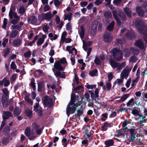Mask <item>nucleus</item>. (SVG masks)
I'll list each match as a JSON object with an SVG mask.
<instances>
[{
    "instance_id": "20e7f679",
    "label": "nucleus",
    "mask_w": 147,
    "mask_h": 147,
    "mask_svg": "<svg viewBox=\"0 0 147 147\" xmlns=\"http://www.w3.org/2000/svg\"><path fill=\"white\" fill-rule=\"evenodd\" d=\"M53 99L51 97L49 98L48 95L45 96L43 101L44 105L50 108L53 105Z\"/></svg>"
},
{
    "instance_id": "ddd939ff",
    "label": "nucleus",
    "mask_w": 147,
    "mask_h": 147,
    "mask_svg": "<svg viewBox=\"0 0 147 147\" xmlns=\"http://www.w3.org/2000/svg\"><path fill=\"white\" fill-rule=\"evenodd\" d=\"M22 42L19 38H17L14 40L13 42V45L15 47H19L22 44Z\"/></svg>"
},
{
    "instance_id": "bf43d9fd",
    "label": "nucleus",
    "mask_w": 147,
    "mask_h": 147,
    "mask_svg": "<svg viewBox=\"0 0 147 147\" xmlns=\"http://www.w3.org/2000/svg\"><path fill=\"white\" fill-rule=\"evenodd\" d=\"M13 10L11 8L9 14V16L10 19H11L13 18Z\"/></svg>"
},
{
    "instance_id": "f704fd0d",
    "label": "nucleus",
    "mask_w": 147,
    "mask_h": 147,
    "mask_svg": "<svg viewBox=\"0 0 147 147\" xmlns=\"http://www.w3.org/2000/svg\"><path fill=\"white\" fill-rule=\"evenodd\" d=\"M3 56L4 57H5L9 54L10 52L9 49L8 48H7L3 49Z\"/></svg>"
},
{
    "instance_id": "a878e982",
    "label": "nucleus",
    "mask_w": 147,
    "mask_h": 147,
    "mask_svg": "<svg viewBox=\"0 0 147 147\" xmlns=\"http://www.w3.org/2000/svg\"><path fill=\"white\" fill-rule=\"evenodd\" d=\"M45 20H49L51 19L53 16V15L51 14V12H49L45 14L44 13Z\"/></svg>"
},
{
    "instance_id": "0e129e2a",
    "label": "nucleus",
    "mask_w": 147,
    "mask_h": 147,
    "mask_svg": "<svg viewBox=\"0 0 147 147\" xmlns=\"http://www.w3.org/2000/svg\"><path fill=\"white\" fill-rule=\"evenodd\" d=\"M43 30L45 32H48L49 28L47 25H44L42 27Z\"/></svg>"
},
{
    "instance_id": "c9c22d12",
    "label": "nucleus",
    "mask_w": 147,
    "mask_h": 147,
    "mask_svg": "<svg viewBox=\"0 0 147 147\" xmlns=\"http://www.w3.org/2000/svg\"><path fill=\"white\" fill-rule=\"evenodd\" d=\"M35 80L34 78H32L30 81V83L29 85L32 87L34 90L36 89V85L35 84Z\"/></svg>"
},
{
    "instance_id": "e2e57ef3",
    "label": "nucleus",
    "mask_w": 147,
    "mask_h": 147,
    "mask_svg": "<svg viewBox=\"0 0 147 147\" xmlns=\"http://www.w3.org/2000/svg\"><path fill=\"white\" fill-rule=\"evenodd\" d=\"M59 61L60 63L62 64H64L67 63L66 58L65 57L61 58Z\"/></svg>"
},
{
    "instance_id": "6e6552de",
    "label": "nucleus",
    "mask_w": 147,
    "mask_h": 147,
    "mask_svg": "<svg viewBox=\"0 0 147 147\" xmlns=\"http://www.w3.org/2000/svg\"><path fill=\"white\" fill-rule=\"evenodd\" d=\"M4 115L3 116V119L4 120L8 119L10 117H12L13 116L12 114L9 111H2Z\"/></svg>"
},
{
    "instance_id": "5fc2aeb1",
    "label": "nucleus",
    "mask_w": 147,
    "mask_h": 147,
    "mask_svg": "<svg viewBox=\"0 0 147 147\" xmlns=\"http://www.w3.org/2000/svg\"><path fill=\"white\" fill-rule=\"evenodd\" d=\"M10 67L13 70H15L16 69L17 67L15 64V62L14 61H12L11 62L10 65Z\"/></svg>"
},
{
    "instance_id": "6ab92c4d",
    "label": "nucleus",
    "mask_w": 147,
    "mask_h": 147,
    "mask_svg": "<svg viewBox=\"0 0 147 147\" xmlns=\"http://www.w3.org/2000/svg\"><path fill=\"white\" fill-rule=\"evenodd\" d=\"M114 142L113 139H110L106 141L104 144L105 145V147H110L113 145Z\"/></svg>"
},
{
    "instance_id": "c85d7f7f",
    "label": "nucleus",
    "mask_w": 147,
    "mask_h": 147,
    "mask_svg": "<svg viewBox=\"0 0 147 147\" xmlns=\"http://www.w3.org/2000/svg\"><path fill=\"white\" fill-rule=\"evenodd\" d=\"M25 113L26 115L29 118H31L32 117V111L29 109H28L26 110L25 111Z\"/></svg>"
},
{
    "instance_id": "79ce46f5",
    "label": "nucleus",
    "mask_w": 147,
    "mask_h": 147,
    "mask_svg": "<svg viewBox=\"0 0 147 147\" xmlns=\"http://www.w3.org/2000/svg\"><path fill=\"white\" fill-rule=\"evenodd\" d=\"M2 91L3 93L5 96H8L9 94V92L8 89L6 88H4L2 89Z\"/></svg>"
},
{
    "instance_id": "cd10ccee",
    "label": "nucleus",
    "mask_w": 147,
    "mask_h": 147,
    "mask_svg": "<svg viewBox=\"0 0 147 147\" xmlns=\"http://www.w3.org/2000/svg\"><path fill=\"white\" fill-rule=\"evenodd\" d=\"M124 56L125 57H129L131 53V51L129 49H125L123 50Z\"/></svg>"
},
{
    "instance_id": "a211bd4d",
    "label": "nucleus",
    "mask_w": 147,
    "mask_h": 147,
    "mask_svg": "<svg viewBox=\"0 0 147 147\" xmlns=\"http://www.w3.org/2000/svg\"><path fill=\"white\" fill-rule=\"evenodd\" d=\"M28 21H30V24H35L37 21V18L36 16H32L28 18Z\"/></svg>"
},
{
    "instance_id": "f257e3e1",
    "label": "nucleus",
    "mask_w": 147,
    "mask_h": 147,
    "mask_svg": "<svg viewBox=\"0 0 147 147\" xmlns=\"http://www.w3.org/2000/svg\"><path fill=\"white\" fill-rule=\"evenodd\" d=\"M113 58L117 61H120L123 58L122 51L117 47L113 48L110 51Z\"/></svg>"
},
{
    "instance_id": "b1692460",
    "label": "nucleus",
    "mask_w": 147,
    "mask_h": 147,
    "mask_svg": "<svg viewBox=\"0 0 147 147\" xmlns=\"http://www.w3.org/2000/svg\"><path fill=\"white\" fill-rule=\"evenodd\" d=\"M21 111L19 107H16L14 110L13 114L16 116H19L21 113Z\"/></svg>"
},
{
    "instance_id": "f3484780",
    "label": "nucleus",
    "mask_w": 147,
    "mask_h": 147,
    "mask_svg": "<svg viewBox=\"0 0 147 147\" xmlns=\"http://www.w3.org/2000/svg\"><path fill=\"white\" fill-rule=\"evenodd\" d=\"M24 92H26L25 96L24 97V100L25 101H26L27 103H30L31 105H32L33 102L29 97L30 95V94H27V92L26 91H25Z\"/></svg>"
},
{
    "instance_id": "09e8293b",
    "label": "nucleus",
    "mask_w": 147,
    "mask_h": 147,
    "mask_svg": "<svg viewBox=\"0 0 147 147\" xmlns=\"http://www.w3.org/2000/svg\"><path fill=\"white\" fill-rule=\"evenodd\" d=\"M124 129H121L120 130H118L116 132H117L118 135H117V136L118 137L119 136H123L124 135L123 134L124 132Z\"/></svg>"
},
{
    "instance_id": "49530a36",
    "label": "nucleus",
    "mask_w": 147,
    "mask_h": 147,
    "mask_svg": "<svg viewBox=\"0 0 147 147\" xmlns=\"http://www.w3.org/2000/svg\"><path fill=\"white\" fill-rule=\"evenodd\" d=\"M94 62L95 64L97 65H100L101 64V61L97 57H96L94 60Z\"/></svg>"
},
{
    "instance_id": "f03ea898",
    "label": "nucleus",
    "mask_w": 147,
    "mask_h": 147,
    "mask_svg": "<svg viewBox=\"0 0 147 147\" xmlns=\"http://www.w3.org/2000/svg\"><path fill=\"white\" fill-rule=\"evenodd\" d=\"M54 67L56 69L58 70L55 73V75L57 77H60L61 78H66L65 74H62L61 71H63L65 69V68L62 66L59 61H57L55 63Z\"/></svg>"
},
{
    "instance_id": "72a5a7b5",
    "label": "nucleus",
    "mask_w": 147,
    "mask_h": 147,
    "mask_svg": "<svg viewBox=\"0 0 147 147\" xmlns=\"http://www.w3.org/2000/svg\"><path fill=\"white\" fill-rule=\"evenodd\" d=\"M9 141V138L7 137H3L2 139L1 143L3 145L7 144Z\"/></svg>"
},
{
    "instance_id": "c756f323",
    "label": "nucleus",
    "mask_w": 147,
    "mask_h": 147,
    "mask_svg": "<svg viewBox=\"0 0 147 147\" xmlns=\"http://www.w3.org/2000/svg\"><path fill=\"white\" fill-rule=\"evenodd\" d=\"M76 95L75 94L73 95L72 94L71 97V100L70 102H69L68 104L69 106V105H70L71 103L72 104H73L75 103L76 100Z\"/></svg>"
},
{
    "instance_id": "4d7b16f0",
    "label": "nucleus",
    "mask_w": 147,
    "mask_h": 147,
    "mask_svg": "<svg viewBox=\"0 0 147 147\" xmlns=\"http://www.w3.org/2000/svg\"><path fill=\"white\" fill-rule=\"evenodd\" d=\"M113 75L112 72L109 73L108 76V81L110 82L113 78Z\"/></svg>"
},
{
    "instance_id": "412c9836",
    "label": "nucleus",
    "mask_w": 147,
    "mask_h": 147,
    "mask_svg": "<svg viewBox=\"0 0 147 147\" xmlns=\"http://www.w3.org/2000/svg\"><path fill=\"white\" fill-rule=\"evenodd\" d=\"M129 93L123 95L121 98L120 99L117 100L118 102H121L124 101L130 96Z\"/></svg>"
},
{
    "instance_id": "6e6d98bb",
    "label": "nucleus",
    "mask_w": 147,
    "mask_h": 147,
    "mask_svg": "<svg viewBox=\"0 0 147 147\" xmlns=\"http://www.w3.org/2000/svg\"><path fill=\"white\" fill-rule=\"evenodd\" d=\"M74 50L75 51V55H76L77 53V51L76 49L75 48H73L70 51L68 52L69 54H71V57H72V55H74V53L73 52V51Z\"/></svg>"
},
{
    "instance_id": "c03bdc74",
    "label": "nucleus",
    "mask_w": 147,
    "mask_h": 147,
    "mask_svg": "<svg viewBox=\"0 0 147 147\" xmlns=\"http://www.w3.org/2000/svg\"><path fill=\"white\" fill-rule=\"evenodd\" d=\"M109 125V123L107 122L105 123L104 125L102 126L101 129H102L103 131H106L107 130V129L106 128V127H108Z\"/></svg>"
},
{
    "instance_id": "680f3d73",
    "label": "nucleus",
    "mask_w": 147,
    "mask_h": 147,
    "mask_svg": "<svg viewBox=\"0 0 147 147\" xmlns=\"http://www.w3.org/2000/svg\"><path fill=\"white\" fill-rule=\"evenodd\" d=\"M98 23L96 22V23H95V24H94L93 23L92 24V29H96V30H97V26L98 25Z\"/></svg>"
},
{
    "instance_id": "a19ab883",
    "label": "nucleus",
    "mask_w": 147,
    "mask_h": 147,
    "mask_svg": "<svg viewBox=\"0 0 147 147\" xmlns=\"http://www.w3.org/2000/svg\"><path fill=\"white\" fill-rule=\"evenodd\" d=\"M38 113V116L40 117H42V108L41 107H39V108L38 109V110H36V111H35Z\"/></svg>"
},
{
    "instance_id": "603ef678",
    "label": "nucleus",
    "mask_w": 147,
    "mask_h": 147,
    "mask_svg": "<svg viewBox=\"0 0 147 147\" xmlns=\"http://www.w3.org/2000/svg\"><path fill=\"white\" fill-rule=\"evenodd\" d=\"M88 92L90 94V97L92 100H96L95 95L94 93L92 90H89Z\"/></svg>"
},
{
    "instance_id": "5701e85b",
    "label": "nucleus",
    "mask_w": 147,
    "mask_h": 147,
    "mask_svg": "<svg viewBox=\"0 0 147 147\" xmlns=\"http://www.w3.org/2000/svg\"><path fill=\"white\" fill-rule=\"evenodd\" d=\"M23 24V23L21 22L16 25L12 26V27L13 29H16L18 30H20Z\"/></svg>"
},
{
    "instance_id": "9b49d317",
    "label": "nucleus",
    "mask_w": 147,
    "mask_h": 147,
    "mask_svg": "<svg viewBox=\"0 0 147 147\" xmlns=\"http://www.w3.org/2000/svg\"><path fill=\"white\" fill-rule=\"evenodd\" d=\"M123 11L128 18H131L132 17V11L128 7H124L123 8Z\"/></svg>"
},
{
    "instance_id": "f8f14e48",
    "label": "nucleus",
    "mask_w": 147,
    "mask_h": 147,
    "mask_svg": "<svg viewBox=\"0 0 147 147\" xmlns=\"http://www.w3.org/2000/svg\"><path fill=\"white\" fill-rule=\"evenodd\" d=\"M109 63L113 68H116L118 66L119 63H118L112 59H110L109 61Z\"/></svg>"
},
{
    "instance_id": "4c0bfd02",
    "label": "nucleus",
    "mask_w": 147,
    "mask_h": 147,
    "mask_svg": "<svg viewBox=\"0 0 147 147\" xmlns=\"http://www.w3.org/2000/svg\"><path fill=\"white\" fill-rule=\"evenodd\" d=\"M88 131L89 130L87 129H86L85 134L87 136V137L88 138L89 142H90L91 141V140H92V134H88Z\"/></svg>"
},
{
    "instance_id": "e433bc0d",
    "label": "nucleus",
    "mask_w": 147,
    "mask_h": 147,
    "mask_svg": "<svg viewBox=\"0 0 147 147\" xmlns=\"http://www.w3.org/2000/svg\"><path fill=\"white\" fill-rule=\"evenodd\" d=\"M31 51L29 50L24 53V56L26 58V60H28L30 58L31 55Z\"/></svg>"
},
{
    "instance_id": "7c9ffc66",
    "label": "nucleus",
    "mask_w": 147,
    "mask_h": 147,
    "mask_svg": "<svg viewBox=\"0 0 147 147\" xmlns=\"http://www.w3.org/2000/svg\"><path fill=\"white\" fill-rule=\"evenodd\" d=\"M134 101V99L133 98H131L129 100L127 103L126 105L127 106H129L131 105V107L133 109H134L135 108V107H133V105H134V103H133Z\"/></svg>"
},
{
    "instance_id": "774afa93",
    "label": "nucleus",
    "mask_w": 147,
    "mask_h": 147,
    "mask_svg": "<svg viewBox=\"0 0 147 147\" xmlns=\"http://www.w3.org/2000/svg\"><path fill=\"white\" fill-rule=\"evenodd\" d=\"M106 88L108 90H110L112 86L111 84L109 82H107L106 84Z\"/></svg>"
},
{
    "instance_id": "bb28decb",
    "label": "nucleus",
    "mask_w": 147,
    "mask_h": 147,
    "mask_svg": "<svg viewBox=\"0 0 147 147\" xmlns=\"http://www.w3.org/2000/svg\"><path fill=\"white\" fill-rule=\"evenodd\" d=\"M18 34V31L16 30H13L10 34V37L11 38H14Z\"/></svg>"
},
{
    "instance_id": "2f4dec72",
    "label": "nucleus",
    "mask_w": 147,
    "mask_h": 147,
    "mask_svg": "<svg viewBox=\"0 0 147 147\" xmlns=\"http://www.w3.org/2000/svg\"><path fill=\"white\" fill-rule=\"evenodd\" d=\"M98 70L97 69H94L89 72V75L92 77H94L96 76L98 73Z\"/></svg>"
},
{
    "instance_id": "864d4df0",
    "label": "nucleus",
    "mask_w": 147,
    "mask_h": 147,
    "mask_svg": "<svg viewBox=\"0 0 147 147\" xmlns=\"http://www.w3.org/2000/svg\"><path fill=\"white\" fill-rule=\"evenodd\" d=\"M140 111L136 109L133 110L131 112V113L134 115L136 116L137 115L139 114Z\"/></svg>"
},
{
    "instance_id": "423d86ee",
    "label": "nucleus",
    "mask_w": 147,
    "mask_h": 147,
    "mask_svg": "<svg viewBox=\"0 0 147 147\" xmlns=\"http://www.w3.org/2000/svg\"><path fill=\"white\" fill-rule=\"evenodd\" d=\"M125 36L129 40H133L136 38V35L134 32L129 31L125 33Z\"/></svg>"
},
{
    "instance_id": "338daca9",
    "label": "nucleus",
    "mask_w": 147,
    "mask_h": 147,
    "mask_svg": "<svg viewBox=\"0 0 147 147\" xmlns=\"http://www.w3.org/2000/svg\"><path fill=\"white\" fill-rule=\"evenodd\" d=\"M96 86L95 85H88L86 86V87L88 89H92L95 88Z\"/></svg>"
},
{
    "instance_id": "8fccbe9b",
    "label": "nucleus",
    "mask_w": 147,
    "mask_h": 147,
    "mask_svg": "<svg viewBox=\"0 0 147 147\" xmlns=\"http://www.w3.org/2000/svg\"><path fill=\"white\" fill-rule=\"evenodd\" d=\"M10 130V127L8 125L5 127L3 128V131L6 133L8 134L9 133Z\"/></svg>"
},
{
    "instance_id": "dca6fc26",
    "label": "nucleus",
    "mask_w": 147,
    "mask_h": 147,
    "mask_svg": "<svg viewBox=\"0 0 147 147\" xmlns=\"http://www.w3.org/2000/svg\"><path fill=\"white\" fill-rule=\"evenodd\" d=\"M135 45L140 49H143L144 47L142 42L140 39L138 40L135 42Z\"/></svg>"
},
{
    "instance_id": "a18cd8bd",
    "label": "nucleus",
    "mask_w": 147,
    "mask_h": 147,
    "mask_svg": "<svg viewBox=\"0 0 147 147\" xmlns=\"http://www.w3.org/2000/svg\"><path fill=\"white\" fill-rule=\"evenodd\" d=\"M32 127L34 129L37 130L39 129L40 125H38L36 122H34L32 124Z\"/></svg>"
},
{
    "instance_id": "69168bd1",
    "label": "nucleus",
    "mask_w": 147,
    "mask_h": 147,
    "mask_svg": "<svg viewBox=\"0 0 147 147\" xmlns=\"http://www.w3.org/2000/svg\"><path fill=\"white\" fill-rule=\"evenodd\" d=\"M19 11L20 13L22 14L24 13L25 12V9L23 6L20 8Z\"/></svg>"
},
{
    "instance_id": "37998d69",
    "label": "nucleus",
    "mask_w": 147,
    "mask_h": 147,
    "mask_svg": "<svg viewBox=\"0 0 147 147\" xmlns=\"http://www.w3.org/2000/svg\"><path fill=\"white\" fill-rule=\"evenodd\" d=\"M67 35V33L66 31L63 32L61 36V41L63 42H64V41L66 39V36Z\"/></svg>"
},
{
    "instance_id": "13d9d810",
    "label": "nucleus",
    "mask_w": 147,
    "mask_h": 147,
    "mask_svg": "<svg viewBox=\"0 0 147 147\" xmlns=\"http://www.w3.org/2000/svg\"><path fill=\"white\" fill-rule=\"evenodd\" d=\"M131 78H129L128 79L127 81L125 84V86L127 88H128L129 87L130 84H131Z\"/></svg>"
},
{
    "instance_id": "9d476101",
    "label": "nucleus",
    "mask_w": 147,
    "mask_h": 147,
    "mask_svg": "<svg viewBox=\"0 0 147 147\" xmlns=\"http://www.w3.org/2000/svg\"><path fill=\"white\" fill-rule=\"evenodd\" d=\"M104 16L106 18L105 21L106 22H109L112 18L111 13L109 11H107L104 13Z\"/></svg>"
},
{
    "instance_id": "aec40b11",
    "label": "nucleus",
    "mask_w": 147,
    "mask_h": 147,
    "mask_svg": "<svg viewBox=\"0 0 147 147\" xmlns=\"http://www.w3.org/2000/svg\"><path fill=\"white\" fill-rule=\"evenodd\" d=\"M7 98L5 96H3L2 97L1 102L3 107H7L8 106Z\"/></svg>"
},
{
    "instance_id": "1a4fd4ad",
    "label": "nucleus",
    "mask_w": 147,
    "mask_h": 147,
    "mask_svg": "<svg viewBox=\"0 0 147 147\" xmlns=\"http://www.w3.org/2000/svg\"><path fill=\"white\" fill-rule=\"evenodd\" d=\"M136 11L138 15L141 17H143L144 15V11L140 7L137 6L136 7Z\"/></svg>"
},
{
    "instance_id": "7ed1b4c3",
    "label": "nucleus",
    "mask_w": 147,
    "mask_h": 147,
    "mask_svg": "<svg viewBox=\"0 0 147 147\" xmlns=\"http://www.w3.org/2000/svg\"><path fill=\"white\" fill-rule=\"evenodd\" d=\"M135 26L138 31L142 34H144L145 32L144 29L145 28V25L144 21L141 20H137L135 22Z\"/></svg>"
},
{
    "instance_id": "473e14b6",
    "label": "nucleus",
    "mask_w": 147,
    "mask_h": 147,
    "mask_svg": "<svg viewBox=\"0 0 147 147\" xmlns=\"http://www.w3.org/2000/svg\"><path fill=\"white\" fill-rule=\"evenodd\" d=\"M38 35H36L34 37V39L32 41H30L27 44V45L28 46H32V44H34L35 42L38 39Z\"/></svg>"
},
{
    "instance_id": "de8ad7c7",
    "label": "nucleus",
    "mask_w": 147,
    "mask_h": 147,
    "mask_svg": "<svg viewBox=\"0 0 147 147\" xmlns=\"http://www.w3.org/2000/svg\"><path fill=\"white\" fill-rule=\"evenodd\" d=\"M107 116L108 114L107 113L102 114L101 115V116L103 117H102L101 118V120L103 121H105L106 120V119L107 118Z\"/></svg>"
},
{
    "instance_id": "3c124183",
    "label": "nucleus",
    "mask_w": 147,
    "mask_h": 147,
    "mask_svg": "<svg viewBox=\"0 0 147 147\" xmlns=\"http://www.w3.org/2000/svg\"><path fill=\"white\" fill-rule=\"evenodd\" d=\"M7 23V19L6 18H4L3 21V24L2 26V28L4 29L6 27Z\"/></svg>"
},
{
    "instance_id": "ea45409f",
    "label": "nucleus",
    "mask_w": 147,
    "mask_h": 147,
    "mask_svg": "<svg viewBox=\"0 0 147 147\" xmlns=\"http://www.w3.org/2000/svg\"><path fill=\"white\" fill-rule=\"evenodd\" d=\"M38 19L40 22H41L42 21H43L44 20H45L44 13H42L40 15H39Z\"/></svg>"
},
{
    "instance_id": "4468645a",
    "label": "nucleus",
    "mask_w": 147,
    "mask_h": 147,
    "mask_svg": "<svg viewBox=\"0 0 147 147\" xmlns=\"http://www.w3.org/2000/svg\"><path fill=\"white\" fill-rule=\"evenodd\" d=\"M46 37V35L43 34L41 38L38 39L36 43L38 46L41 45L43 43Z\"/></svg>"
},
{
    "instance_id": "052dcab7",
    "label": "nucleus",
    "mask_w": 147,
    "mask_h": 147,
    "mask_svg": "<svg viewBox=\"0 0 147 147\" xmlns=\"http://www.w3.org/2000/svg\"><path fill=\"white\" fill-rule=\"evenodd\" d=\"M39 104L38 102L36 103L35 105L34 106V111H36V110L38 109L39 108Z\"/></svg>"
},
{
    "instance_id": "58836bf2",
    "label": "nucleus",
    "mask_w": 147,
    "mask_h": 147,
    "mask_svg": "<svg viewBox=\"0 0 147 147\" xmlns=\"http://www.w3.org/2000/svg\"><path fill=\"white\" fill-rule=\"evenodd\" d=\"M25 133L26 136H28L30 135L31 133V129L29 127H28L26 128Z\"/></svg>"
},
{
    "instance_id": "393cba45",
    "label": "nucleus",
    "mask_w": 147,
    "mask_h": 147,
    "mask_svg": "<svg viewBox=\"0 0 147 147\" xmlns=\"http://www.w3.org/2000/svg\"><path fill=\"white\" fill-rule=\"evenodd\" d=\"M114 22L112 21L111 23L107 27V30L110 31H112L113 30V28L114 26Z\"/></svg>"
},
{
    "instance_id": "2eb2a0df",
    "label": "nucleus",
    "mask_w": 147,
    "mask_h": 147,
    "mask_svg": "<svg viewBox=\"0 0 147 147\" xmlns=\"http://www.w3.org/2000/svg\"><path fill=\"white\" fill-rule=\"evenodd\" d=\"M128 66H127L125 68L123 69V71L121 72V75H129V74L131 70V68H127Z\"/></svg>"
},
{
    "instance_id": "4be33fe9",
    "label": "nucleus",
    "mask_w": 147,
    "mask_h": 147,
    "mask_svg": "<svg viewBox=\"0 0 147 147\" xmlns=\"http://www.w3.org/2000/svg\"><path fill=\"white\" fill-rule=\"evenodd\" d=\"M38 92H41L42 91L43 88L45 86V84L44 81H41L38 83Z\"/></svg>"
},
{
    "instance_id": "0eeeda50",
    "label": "nucleus",
    "mask_w": 147,
    "mask_h": 147,
    "mask_svg": "<svg viewBox=\"0 0 147 147\" xmlns=\"http://www.w3.org/2000/svg\"><path fill=\"white\" fill-rule=\"evenodd\" d=\"M104 41L106 42L111 41L112 37L111 33L109 32H105L104 35Z\"/></svg>"
},
{
    "instance_id": "39448f33",
    "label": "nucleus",
    "mask_w": 147,
    "mask_h": 147,
    "mask_svg": "<svg viewBox=\"0 0 147 147\" xmlns=\"http://www.w3.org/2000/svg\"><path fill=\"white\" fill-rule=\"evenodd\" d=\"M69 105H69H68L66 109V113L68 117L69 116L71 112L72 113H74L76 110V108L78 106L77 104L74 103L73 104H72L71 103Z\"/></svg>"
}]
</instances>
